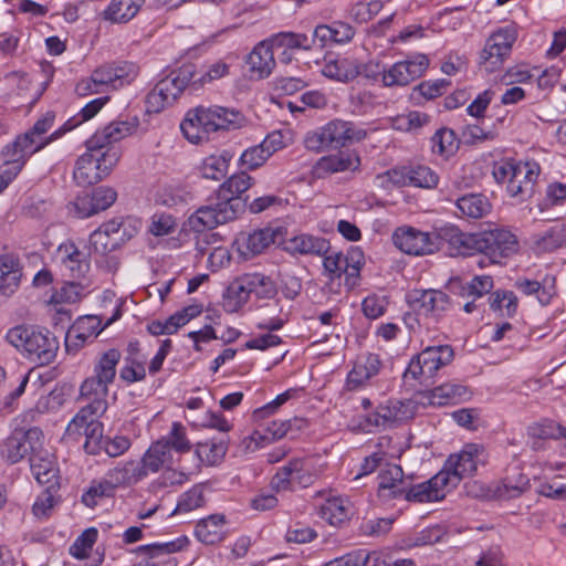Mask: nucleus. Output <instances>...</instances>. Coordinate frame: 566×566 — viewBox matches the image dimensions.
<instances>
[{
	"mask_svg": "<svg viewBox=\"0 0 566 566\" xmlns=\"http://www.w3.org/2000/svg\"><path fill=\"white\" fill-rule=\"evenodd\" d=\"M439 235L452 244L462 247L464 253L481 252L493 264L502 263L520 249L516 237L511 231L497 227L473 233L462 232L457 227H447Z\"/></svg>",
	"mask_w": 566,
	"mask_h": 566,
	"instance_id": "1",
	"label": "nucleus"
},
{
	"mask_svg": "<svg viewBox=\"0 0 566 566\" xmlns=\"http://www.w3.org/2000/svg\"><path fill=\"white\" fill-rule=\"evenodd\" d=\"M245 124V116L238 109L217 105L199 106L187 113L180 124V129L190 143L199 144L208 139L210 133L238 129Z\"/></svg>",
	"mask_w": 566,
	"mask_h": 566,
	"instance_id": "2",
	"label": "nucleus"
},
{
	"mask_svg": "<svg viewBox=\"0 0 566 566\" xmlns=\"http://www.w3.org/2000/svg\"><path fill=\"white\" fill-rule=\"evenodd\" d=\"M139 69L133 62L105 64L95 69L90 77L81 80L75 92L80 96L101 94L108 90H118L129 85L138 75Z\"/></svg>",
	"mask_w": 566,
	"mask_h": 566,
	"instance_id": "3",
	"label": "nucleus"
},
{
	"mask_svg": "<svg viewBox=\"0 0 566 566\" xmlns=\"http://www.w3.org/2000/svg\"><path fill=\"white\" fill-rule=\"evenodd\" d=\"M366 135V130L356 129L353 123L335 119L324 127L308 133L304 144L308 150L318 153L325 148H339L354 142H360Z\"/></svg>",
	"mask_w": 566,
	"mask_h": 566,
	"instance_id": "4",
	"label": "nucleus"
},
{
	"mask_svg": "<svg viewBox=\"0 0 566 566\" xmlns=\"http://www.w3.org/2000/svg\"><path fill=\"white\" fill-rule=\"evenodd\" d=\"M119 150L116 147L106 150H88L76 160L73 172L78 186L86 187L98 182L106 177L119 159Z\"/></svg>",
	"mask_w": 566,
	"mask_h": 566,
	"instance_id": "5",
	"label": "nucleus"
},
{
	"mask_svg": "<svg viewBox=\"0 0 566 566\" xmlns=\"http://www.w3.org/2000/svg\"><path fill=\"white\" fill-rule=\"evenodd\" d=\"M192 77V65H186L161 78L147 94V111L149 113H159L166 106L171 105L189 85Z\"/></svg>",
	"mask_w": 566,
	"mask_h": 566,
	"instance_id": "6",
	"label": "nucleus"
},
{
	"mask_svg": "<svg viewBox=\"0 0 566 566\" xmlns=\"http://www.w3.org/2000/svg\"><path fill=\"white\" fill-rule=\"evenodd\" d=\"M453 358L454 350L450 345L428 346L411 358L403 377L429 380L439 369L450 365Z\"/></svg>",
	"mask_w": 566,
	"mask_h": 566,
	"instance_id": "7",
	"label": "nucleus"
},
{
	"mask_svg": "<svg viewBox=\"0 0 566 566\" xmlns=\"http://www.w3.org/2000/svg\"><path fill=\"white\" fill-rule=\"evenodd\" d=\"M251 187V177L245 172L231 176L218 190L219 202L213 206H200L195 212H238L244 210L247 200L241 197Z\"/></svg>",
	"mask_w": 566,
	"mask_h": 566,
	"instance_id": "8",
	"label": "nucleus"
},
{
	"mask_svg": "<svg viewBox=\"0 0 566 566\" xmlns=\"http://www.w3.org/2000/svg\"><path fill=\"white\" fill-rule=\"evenodd\" d=\"M516 39L517 30L514 25H506L494 31L486 39L480 53V65L489 73L499 70L505 59L510 56Z\"/></svg>",
	"mask_w": 566,
	"mask_h": 566,
	"instance_id": "9",
	"label": "nucleus"
},
{
	"mask_svg": "<svg viewBox=\"0 0 566 566\" xmlns=\"http://www.w3.org/2000/svg\"><path fill=\"white\" fill-rule=\"evenodd\" d=\"M484 449L476 443H468L457 453L451 454L444 468L440 472L448 474V483L450 488H454L459 482L475 473L478 465L484 462Z\"/></svg>",
	"mask_w": 566,
	"mask_h": 566,
	"instance_id": "10",
	"label": "nucleus"
},
{
	"mask_svg": "<svg viewBox=\"0 0 566 566\" xmlns=\"http://www.w3.org/2000/svg\"><path fill=\"white\" fill-rule=\"evenodd\" d=\"M428 66V56L418 53L392 64L388 70L384 71L381 80L385 86H405L422 76Z\"/></svg>",
	"mask_w": 566,
	"mask_h": 566,
	"instance_id": "11",
	"label": "nucleus"
},
{
	"mask_svg": "<svg viewBox=\"0 0 566 566\" xmlns=\"http://www.w3.org/2000/svg\"><path fill=\"white\" fill-rule=\"evenodd\" d=\"M410 307L418 316L437 322L450 308V297L438 290H415L407 295Z\"/></svg>",
	"mask_w": 566,
	"mask_h": 566,
	"instance_id": "12",
	"label": "nucleus"
},
{
	"mask_svg": "<svg viewBox=\"0 0 566 566\" xmlns=\"http://www.w3.org/2000/svg\"><path fill=\"white\" fill-rule=\"evenodd\" d=\"M42 431L31 428L28 431H14L8 437L1 447V457L11 464L18 463L24 457L31 455L34 450L40 449Z\"/></svg>",
	"mask_w": 566,
	"mask_h": 566,
	"instance_id": "13",
	"label": "nucleus"
},
{
	"mask_svg": "<svg viewBox=\"0 0 566 566\" xmlns=\"http://www.w3.org/2000/svg\"><path fill=\"white\" fill-rule=\"evenodd\" d=\"M437 237L419 231L412 227H400L392 233V242L400 251L411 255L433 253L438 244Z\"/></svg>",
	"mask_w": 566,
	"mask_h": 566,
	"instance_id": "14",
	"label": "nucleus"
},
{
	"mask_svg": "<svg viewBox=\"0 0 566 566\" xmlns=\"http://www.w3.org/2000/svg\"><path fill=\"white\" fill-rule=\"evenodd\" d=\"M43 148V143L29 139L28 135H19L12 143L8 144L1 151L3 159V169L9 171L11 176H17L27 160L34 153Z\"/></svg>",
	"mask_w": 566,
	"mask_h": 566,
	"instance_id": "15",
	"label": "nucleus"
},
{
	"mask_svg": "<svg viewBox=\"0 0 566 566\" xmlns=\"http://www.w3.org/2000/svg\"><path fill=\"white\" fill-rule=\"evenodd\" d=\"M448 479V474L439 472L426 482L416 485L407 483L402 497L417 503L440 501L446 496L444 489L450 488Z\"/></svg>",
	"mask_w": 566,
	"mask_h": 566,
	"instance_id": "16",
	"label": "nucleus"
},
{
	"mask_svg": "<svg viewBox=\"0 0 566 566\" xmlns=\"http://www.w3.org/2000/svg\"><path fill=\"white\" fill-rule=\"evenodd\" d=\"M59 348L57 338L50 331L41 328L31 342L24 358L39 366H46L54 361Z\"/></svg>",
	"mask_w": 566,
	"mask_h": 566,
	"instance_id": "17",
	"label": "nucleus"
},
{
	"mask_svg": "<svg viewBox=\"0 0 566 566\" xmlns=\"http://www.w3.org/2000/svg\"><path fill=\"white\" fill-rule=\"evenodd\" d=\"M274 49L270 41L260 42L252 52L247 56V65L252 77L265 78L268 77L274 66Z\"/></svg>",
	"mask_w": 566,
	"mask_h": 566,
	"instance_id": "18",
	"label": "nucleus"
},
{
	"mask_svg": "<svg viewBox=\"0 0 566 566\" xmlns=\"http://www.w3.org/2000/svg\"><path fill=\"white\" fill-rule=\"evenodd\" d=\"M291 427V420H273L264 429H256L249 437L244 438L242 446L245 451L253 452L268 443L285 437Z\"/></svg>",
	"mask_w": 566,
	"mask_h": 566,
	"instance_id": "19",
	"label": "nucleus"
},
{
	"mask_svg": "<svg viewBox=\"0 0 566 566\" xmlns=\"http://www.w3.org/2000/svg\"><path fill=\"white\" fill-rule=\"evenodd\" d=\"M111 382L97 377L90 376L84 379L80 387V397L87 400L86 407L93 409L96 413H105L107 410L108 386Z\"/></svg>",
	"mask_w": 566,
	"mask_h": 566,
	"instance_id": "20",
	"label": "nucleus"
},
{
	"mask_svg": "<svg viewBox=\"0 0 566 566\" xmlns=\"http://www.w3.org/2000/svg\"><path fill=\"white\" fill-rule=\"evenodd\" d=\"M284 250L292 255H325L329 252V242L310 233H301L285 241Z\"/></svg>",
	"mask_w": 566,
	"mask_h": 566,
	"instance_id": "21",
	"label": "nucleus"
},
{
	"mask_svg": "<svg viewBox=\"0 0 566 566\" xmlns=\"http://www.w3.org/2000/svg\"><path fill=\"white\" fill-rule=\"evenodd\" d=\"M59 255L62 265L75 280L85 279L90 271L91 263L88 253L81 251L74 243H63L59 247Z\"/></svg>",
	"mask_w": 566,
	"mask_h": 566,
	"instance_id": "22",
	"label": "nucleus"
},
{
	"mask_svg": "<svg viewBox=\"0 0 566 566\" xmlns=\"http://www.w3.org/2000/svg\"><path fill=\"white\" fill-rule=\"evenodd\" d=\"M117 192L111 187H97L91 193L77 198L76 212H102L113 206Z\"/></svg>",
	"mask_w": 566,
	"mask_h": 566,
	"instance_id": "23",
	"label": "nucleus"
},
{
	"mask_svg": "<svg viewBox=\"0 0 566 566\" xmlns=\"http://www.w3.org/2000/svg\"><path fill=\"white\" fill-rule=\"evenodd\" d=\"M133 127L127 122H113L103 130L96 132L87 142L88 150H102L111 148L112 144L119 142L132 133Z\"/></svg>",
	"mask_w": 566,
	"mask_h": 566,
	"instance_id": "24",
	"label": "nucleus"
},
{
	"mask_svg": "<svg viewBox=\"0 0 566 566\" xmlns=\"http://www.w3.org/2000/svg\"><path fill=\"white\" fill-rule=\"evenodd\" d=\"M30 468L40 484H51L57 474L54 457L46 450L42 449L40 441V449L34 450L30 458Z\"/></svg>",
	"mask_w": 566,
	"mask_h": 566,
	"instance_id": "25",
	"label": "nucleus"
},
{
	"mask_svg": "<svg viewBox=\"0 0 566 566\" xmlns=\"http://www.w3.org/2000/svg\"><path fill=\"white\" fill-rule=\"evenodd\" d=\"M381 361L376 354H367L360 357L347 376V387L350 390L363 386L368 379L380 370Z\"/></svg>",
	"mask_w": 566,
	"mask_h": 566,
	"instance_id": "26",
	"label": "nucleus"
},
{
	"mask_svg": "<svg viewBox=\"0 0 566 566\" xmlns=\"http://www.w3.org/2000/svg\"><path fill=\"white\" fill-rule=\"evenodd\" d=\"M188 544L186 536L178 537L175 541L166 543H153L148 545L138 546L135 553L144 555L147 559L139 562L136 566H156L154 559H158L161 556L170 555L176 552L182 551Z\"/></svg>",
	"mask_w": 566,
	"mask_h": 566,
	"instance_id": "27",
	"label": "nucleus"
},
{
	"mask_svg": "<svg viewBox=\"0 0 566 566\" xmlns=\"http://www.w3.org/2000/svg\"><path fill=\"white\" fill-rule=\"evenodd\" d=\"M407 482L403 480V472L399 465H388L378 475V491L384 497H402Z\"/></svg>",
	"mask_w": 566,
	"mask_h": 566,
	"instance_id": "28",
	"label": "nucleus"
},
{
	"mask_svg": "<svg viewBox=\"0 0 566 566\" xmlns=\"http://www.w3.org/2000/svg\"><path fill=\"white\" fill-rule=\"evenodd\" d=\"M323 566H387L379 551L366 548L354 549L340 557L334 558Z\"/></svg>",
	"mask_w": 566,
	"mask_h": 566,
	"instance_id": "29",
	"label": "nucleus"
},
{
	"mask_svg": "<svg viewBox=\"0 0 566 566\" xmlns=\"http://www.w3.org/2000/svg\"><path fill=\"white\" fill-rule=\"evenodd\" d=\"M319 516L331 525L338 526L354 514L350 501L342 496H333L319 506Z\"/></svg>",
	"mask_w": 566,
	"mask_h": 566,
	"instance_id": "30",
	"label": "nucleus"
},
{
	"mask_svg": "<svg viewBox=\"0 0 566 566\" xmlns=\"http://www.w3.org/2000/svg\"><path fill=\"white\" fill-rule=\"evenodd\" d=\"M470 397L468 388L461 384L446 382L428 394L429 403L432 406L454 405Z\"/></svg>",
	"mask_w": 566,
	"mask_h": 566,
	"instance_id": "31",
	"label": "nucleus"
},
{
	"mask_svg": "<svg viewBox=\"0 0 566 566\" xmlns=\"http://www.w3.org/2000/svg\"><path fill=\"white\" fill-rule=\"evenodd\" d=\"M226 517L222 514H213L198 522L195 535L203 544L213 545L223 539Z\"/></svg>",
	"mask_w": 566,
	"mask_h": 566,
	"instance_id": "32",
	"label": "nucleus"
},
{
	"mask_svg": "<svg viewBox=\"0 0 566 566\" xmlns=\"http://www.w3.org/2000/svg\"><path fill=\"white\" fill-rule=\"evenodd\" d=\"M172 455L170 449L161 440L154 442L144 454L139 462V468L144 471V478L149 472H158L161 468L171 464Z\"/></svg>",
	"mask_w": 566,
	"mask_h": 566,
	"instance_id": "33",
	"label": "nucleus"
},
{
	"mask_svg": "<svg viewBox=\"0 0 566 566\" xmlns=\"http://www.w3.org/2000/svg\"><path fill=\"white\" fill-rule=\"evenodd\" d=\"M142 470L139 462L128 461L108 470L104 476L116 491L119 486L132 485L144 479V471Z\"/></svg>",
	"mask_w": 566,
	"mask_h": 566,
	"instance_id": "34",
	"label": "nucleus"
},
{
	"mask_svg": "<svg viewBox=\"0 0 566 566\" xmlns=\"http://www.w3.org/2000/svg\"><path fill=\"white\" fill-rule=\"evenodd\" d=\"M144 0H112L103 12V19L112 23H126L140 10Z\"/></svg>",
	"mask_w": 566,
	"mask_h": 566,
	"instance_id": "35",
	"label": "nucleus"
},
{
	"mask_svg": "<svg viewBox=\"0 0 566 566\" xmlns=\"http://www.w3.org/2000/svg\"><path fill=\"white\" fill-rule=\"evenodd\" d=\"M250 291L244 274L235 279L226 290L222 306L228 313L238 312L249 300Z\"/></svg>",
	"mask_w": 566,
	"mask_h": 566,
	"instance_id": "36",
	"label": "nucleus"
},
{
	"mask_svg": "<svg viewBox=\"0 0 566 566\" xmlns=\"http://www.w3.org/2000/svg\"><path fill=\"white\" fill-rule=\"evenodd\" d=\"M281 228H264L250 233L244 241L245 251L243 254L256 255L262 253L272 243H275L282 237Z\"/></svg>",
	"mask_w": 566,
	"mask_h": 566,
	"instance_id": "37",
	"label": "nucleus"
},
{
	"mask_svg": "<svg viewBox=\"0 0 566 566\" xmlns=\"http://www.w3.org/2000/svg\"><path fill=\"white\" fill-rule=\"evenodd\" d=\"M360 164L359 157L349 151H339L335 155L323 157L318 161V169L325 172L354 171Z\"/></svg>",
	"mask_w": 566,
	"mask_h": 566,
	"instance_id": "38",
	"label": "nucleus"
},
{
	"mask_svg": "<svg viewBox=\"0 0 566 566\" xmlns=\"http://www.w3.org/2000/svg\"><path fill=\"white\" fill-rule=\"evenodd\" d=\"M296 206V197L294 195L279 192L275 195H266L254 199L250 205V212H263L264 210H289Z\"/></svg>",
	"mask_w": 566,
	"mask_h": 566,
	"instance_id": "39",
	"label": "nucleus"
},
{
	"mask_svg": "<svg viewBox=\"0 0 566 566\" xmlns=\"http://www.w3.org/2000/svg\"><path fill=\"white\" fill-rule=\"evenodd\" d=\"M322 73L331 80L349 82L360 75V69L353 61L342 59L327 62L323 66Z\"/></svg>",
	"mask_w": 566,
	"mask_h": 566,
	"instance_id": "40",
	"label": "nucleus"
},
{
	"mask_svg": "<svg viewBox=\"0 0 566 566\" xmlns=\"http://www.w3.org/2000/svg\"><path fill=\"white\" fill-rule=\"evenodd\" d=\"M55 119L54 112H46L41 118H39L33 127L24 133L23 135H28L29 139L39 140L43 143V148L49 145L51 142L61 137L64 132V125L53 132L50 136H45L48 130L53 126Z\"/></svg>",
	"mask_w": 566,
	"mask_h": 566,
	"instance_id": "41",
	"label": "nucleus"
},
{
	"mask_svg": "<svg viewBox=\"0 0 566 566\" xmlns=\"http://www.w3.org/2000/svg\"><path fill=\"white\" fill-rule=\"evenodd\" d=\"M527 434L534 439L532 448H538L539 440L566 438V428L553 420H543L527 427Z\"/></svg>",
	"mask_w": 566,
	"mask_h": 566,
	"instance_id": "42",
	"label": "nucleus"
},
{
	"mask_svg": "<svg viewBox=\"0 0 566 566\" xmlns=\"http://www.w3.org/2000/svg\"><path fill=\"white\" fill-rule=\"evenodd\" d=\"M189 199V192L168 187L159 188L153 196L156 206L176 210L185 209Z\"/></svg>",
	"mask_w": 566,
	"mask_h": 566,
	"instance_id": "43",
	"label": "nucleus"
},
{
	"mask_svg": "<svg viewBox=\"0 0 566 566\" xmlns=\"http://www.w3.org/2000/svg\"><path fill=\"white\" fill-rule=\"evenodd\" d=\"M122 354L116 348H111L101 354L93 368V375L108 382H113L116 376V367L120 360Z\"/></svg>",
	"mask_w": 566,
	"mask_h": 566,
	"instance_id": "44",
	"label": "nucleus"
},
{
	"mask_svg": "<svg viewBox=\"0 0 566 566\" xmlns=\"http://www.w3.org/2000/svg\"><path fill=\"white\" fill-rule=\"evenodd\" d=\"M122 316L120 308H116L115 313L109 317L105 324L102 326V321L98 316L95 315H86L77 318L74 326V332H81L82 335H86L88 338L97 337L101 332L109 326L112 323L117 321Z\"/></svg>",
	"mask_w": 566,
	"mask_h": 566,
	"instance_id": "45",
	"label": "nucleus"
},
{
	"mask_svg": "<svg viewBox=\"0 0 566 566\" xmlns=\"http://www.w3.org/2000/svg\"><path fill=\"white\" fill-rule=\"evenodd\" d=\"M40 329L41 328L39 326L34 325H18L8 331L6 339L24 357L31 342L38 335Z\"/></svg>",
	"mask_w": 566,
	"mask_h": 566,
	"instance_id": "46",
	"label": "nucleus"
},
{
	"mask_svg": "<svg viewBox=\"0 0 566 566\" xmlns=\"http://www.w3.org/2000/svg\"><path fill=\"white\" fill-rule=\"evenodd\" d=\"M390 427L395 423L407 421L416 415L417 403L411 399H391L384 405Z\"/></svg>",
	"mask_w": 566,
	"mask_h": 566,
	"instance_id": "47",
	"label": "nucleus"
},
{
	"mask_svg": "<svg viewBox=\"0 0 566 566\" xmlns=\"http://www.w3.org/2000/svg\"><path fill=\"white\" fill-rule=\"evenodd\" d=\"M139 221L137 219L123 216L114 217L108 222L102 224L99 228L104 229L108 235H118L117 239L125 241L130 239L138 229Z\"/></svg>",
	"mask_w": 566,
	"mask_h": 566,
	"instance_id": "48",
	"label": "nucleus"
},
{
	"mask_svg": "<svg viewBox=\"0 0 566 566\" xmlns=\"http://www.w3.org/2000/svg\"><path fill=\"white\" fill-rule=\"evenodd\" d=\"M231 155L223 150L219 155H210L205 158L201 165V174L203 178L212 180H221L228 172Z\"/></svg>",
	"mask_w": 566,
	"mask_h": 566,
	"instance_id": "49",
	"label": "nucleus"
},
{
	"mask_svg": "<svg viewBox=\"0 0 566 566\" xmlns=\"http://www.w3.org/2000/svg\"><path fill=\"white\" fill-rule=\"evenodd\" d=\"M102 416L103 413H96L93 409L83 406L69 422L65 429V436L70 439L77 440L85 433L88 426Z\"/></svg>",
	"mask_w": 566,
	"mask_h": 566,
	"instance_id": "50",
	"label": "nucleus"
},
{
	"mask_svg": "<svg viewBox=\"0 0 566 566\" xmlns=\"http://www.w3.org/2000/svg\"><path fill=\"white\" fill-rule=\"evenodd\" d=\"M228 450V444L223 440L214 441H205L199 442L196 448V455L200 460V462L207 465L218 464L223 457L226 455Z\"/></svg>",
	"mask_w": 566,
	"mask_h": 566,
	"instance_id": "51",
	"label": "nucleus"
},
{
	"mask_svg": "<svg viewBox=\"0 0 566 566\" xmlns=\"http://www.w3.org/2000/svg\"><path fill=\"white\" fill-rule=\"evenodd\" d=\"M250 294L259 298H271L276 294V287L273 281L262 273L244 274Z\"/></svg>",
	"mask_w": 566,
	"mask_h": 566,
	"instance_id": "52",
	"label": "nucleus"
},
{
	"mask_svg": "<svg viewBox=\"0 0 566 566\" xmlns=\"http://www.w3.org/2000/svg\"><path fill=\"white\" fill-rule=\"evenodd\" d=\"M233 220H235V214H190L188 226L195 232H203Z\"/></svg>",
	"mask_w": 566,
	"mask_h": 566,
	"instance_id": "53",
	"label": "nucleus"
},
{
	"mask_svg": "<svg viewBox=\"0 0 566 566\" xmlns=\"http://www.w3.org/2000/svg\"><path fill=\"white\" fill-rule=\"evenodd\" d=\"M271 43L276 49L312 50L310 36L303 33L281 32L271 39Z\"/></svg>",
	"mask_w": 566,
	"mask_h": 566,
	"instance_id": "54",
	"label": "nucleus"
},
{
	"mask_svg": "<svg viewBox=\"0 0 566 566\" xmlns=\"http://www.w3.org/2000/svg\"><path fill=\"white\" fill-rule=\"evenodd\" d=\"M114 494L115 490L104 476L99 480H93L91 482V485L82 495V502L87 507H94L98 500L103 497H111Z\"/></svg>",
	"mask_w": 566,
	"mask_h": 566,
	"instance_id": "55",
	"label": "nucleus"
},
{
	"mask_svg": "<svg viewBox=\"0 0 566 566\" xmlns=\"http://www.w3.org/2000/svg\"><path fill=\"white\" fill-rule=\"evenodd\" d=\"M410 165L409 166H399L387 170L384 174H379L376 177L379 186L384 188L390 187H407L411 186V180L409 176Z\"/></svg>",
	"mask_w": 566,
	"mask_h": 566,
	"instance_id": "56",
	"label": "nucleus"
},
{
	"mask_svg": "<svg viewBox=\"0 0 566 566\" xmlns=\"http://www.w3.org/2000/svg\"><path fill=\"white\" fill-rule=\"evenodd\" d=\"M166 447L178 453L189 452L191 442L187 438L186 428L180 422H174L170 432L160 439Z\"/></svg>",
	"mask_w": 566,
	"mask_h": 566,
	"instance_id": "57",
	"label": "nucleus"
},
{
	"mask_svg": "<svg viewBox=\"0 0 566 566\" xmlns=\"http://www.w3.org/2000/svg\"><path fill=\"white\" fill-rule=\"evenodd\" d=\"M530 488V479L522 472L514 475H507L503 480L502 488L499 489L500 495L506 499L518 497Z\"/></svg>",
	"mask_w": 566,
	"mask_h": 566,
	"instance_id": "58",
	"label": "nucleus"
},
{
	"mask_svg": "<svg viewBox=\"0 0 566 566\" xmlns=\"http://www.w3.org/2000/svg\"><path fill=\"white\" fill-rule=\"evenodd\" d=\"M490 307L507 316H513L517 310V297L512 291L497 290L490 296Z\"/></svg>",
	"mask_w": 566,
	"mask_h": 566,
	"instance_id": "59",
	"label": "nucleus"
},
{
	"mask_svg": "<svg viewBox=\"0 0 566 566\" xmlns=\"http://www.w3.org/2000/svg\"><path fill=\"white\" fill-rule=\"evenodd\" d=\"M292 470L294 478V488H308L317 479V472L304 459H292Z\"/></svg>",
	"mask_w": 566,
	"mask_h": 566,
	"instance_id": "60",
	"label": "nucleus"
},
{
	"mask_svg": "<svg viewBox=\"0 0 566 566\" xmlns=\"http://www.w3.org/2000/svg\"><path fill=\"white\" fill-rule=\"evenodd\" d=\"M409 176L411 186L431 189L437 187L439 177L430 167L422 165H410Z\"/></svg>",
	"mask_w": 566,
	"mask_h": 566,
	"instance_id": "61",
	"label": "nucleus"
},
{
	"mask_svg": "<svg viewBox=\"0 0 566 566\" xmlns=\"http://www.w3.org/2000/svg\"><path fill=\"white\" fill-rule=\"evenodd\" d=\"M363 253L358 250H353L348 253V261L346 262V268L343 269V274L345 275V285L352 290L356 287L359 283L360 279V269L364 264Z\"/></svg>",
	"mask_w": 566,
	"mask_h": 566,
	"instance_id": "62",
	"label": "nucleus"
},
{
	"mask_svg": "<svg viewBox=\"0 0 566 566\" xmlns=\"http://www.w3.org/2000/svg\"><path fill=\"white\" fill-rule=\"evenodd\" d=\"M103 430L104 426L98 419H95L91 426H88L83 434L85 437L84 449L86 453L98 454L102 451L106 440L103 436Z\"/></svg>",
	"mask_w": 566,
	"mask_h": 566,
	"instance_id": "63",
	"label": "nucleus"
},
{
	"mask_svg": "<svg viewBox=\"0 0 566 566\" xmlns=\"http://www.w3.org/2000/svg\"><path fill=\"white\" fill-rule=\"evenodd\" d=\"M537 244L544 250H555L566 245V223L557 222L537 241Z\"/></svg>",
	"mask_w": 566,
	"mask_h": 566,
	"instance_id": "64",
	"label": "nucleus"
}]
</instances>
